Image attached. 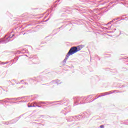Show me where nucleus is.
<instances>
[{
    "label": "nucleus",
    "mask_w": 128,
    "mask_h": 128,
    "mask_svg": "<svg viewBox=\"0 0 128 128\" xmlns=\"http://www.w3.org/2000/svg\"><path fill=\"white\" fill-rule=\"evenodd\" d=\"M36 106H37L38 108H42V106H38V105H36Z\"/></svg>",
    "instance_id": "nucleus-17"
},
{
    "label": "nucleus",
    "mask_w": 128,
    "mask_h": 128,
    "mask_svg": "<svg viewBox=\"0 0 128 128\" xmlns=\"http://www.w3.org/2000/svg\"><path fill=\"white\" fill-rule=\"evenodd\" d=\"M0 64H2V62H0Z\"/></svg>",
    "instance_id": "nucleus-22"
},
{
    "label": "nucleus",
    "mask_w": 128,
    "mask_h": 128,
    "mask_svg": "<svg viewBox=\"0 0 128 128\" xmlns=\"http://www.w3.org/2000/svg\"><path fill=\"white\" fill-rule=\"evenodd\" d=\"M112 94V92L111 91L108 92H106L101 94H102L101 96H108V94Z\"/></svg>",
    "instance_id": "nucleus-3"
},
{
    "label": "nucleus",
    "mask_w": 128,
    "mask_h": 128,
    "mask_svg": "<svg viewBox=\"0 0 128 128\" xmlns=\"http://www.w3.org/2000/svg\"><path fill=\"white\" fill-rule=\"evenodd\" d=\"M114 30H116V28H115V29H114Z\"/></svg>",
    "instance_id": "nucleus-23"
},
{
    "label": "nucleus",
    "mask_w": 128,
    "mask_h": 128,
    "mask_svg": "<svg viewBox=\"0 0 128 128\" xmlns=\"http://www.w3.org/2000/svg\"><path fill=\"white\" fill-rule=\"evenodd\" d=\"M52 82H54V84H60V80H54Z\"/></svg>",
    "instance_id": "nucleus-5"
},
{
    "label": "nucleus",
    "mask_w": 128,
    "mask_h": 128,
    "mask_svg": "<svg viewBox=\"0 0 128 128\" xmlns=\"http://www.w3.org/2000/svg\"><path fill=\"white\" fill-rule=\"evenodd\" d=\"M32 47L29 46V50H32Z\"/></svg>",
    "instance_id": "nucleus-19"
},
{
    "label": "nucleus",
    "mask_w": 128,
    "mask_h": 128,
    "mask_svg": "<svg viewBox=\"0 0 128 128\" xmlns=\"http://www.w3.org/2000/svg\"><path fill=\"white\" fill-rule=\"evenodd\" d=\"M34 104H35V106H38V102H34Z\"/></svg>",
    "instance_id": "nucleus-9"
},
{
    "label": "nucleus",
    "mask_w": 128,
    "mask_h": 128,
    "mask_svg": "<svg viewBox=\"0 0 128 128\" xmlns=\"http://www.w3.org/2000/svg\"><path fill=\"white\" fill-rule=\"evenodd\" d=\"M68 58H70V55L66 54L65 58H64V60H63V64H66V61H67L68 60Z\"/></svg>",
    "instance_id": "nucleus-4"
},
{
    "label": "nucleus",
    "mask_w": 128,
    "mask_h": 128,
    "mask_svg": "<svg viewBox=\"0 0 128 128\" xmlns=\"http://www.w3.org/2000/svg\"><path fill=\"white\" fill-rule=\"evenodd\" d=\"M80 46V48H84V45H80V46Z\"/></svg>",
    "instance_id": "nucleus-10"
},
{
    "label": "nucleus",
    "mask_w": 128,
    "mask_h": 128,
    "mask_svg": "<svg viewBox=\"0 0 128 128\" xmlns=\"http://www.w3.org/2000/svg\"><path fill=\"white\" fill-rule=\"evenodd\" d=\"M112 22H114V20H112L111 22H108V24H112Z\"/></svg>",
    "instance_id": "nucleus-8"
},
{
    "label": "nucleus",
    "mask_w": 128,
    "mask_h": 128,
    "mask_svg": "<svg viewBox=\"0 0 128 128\" xmlns=\"http://www.w3.org/2000/svg\"><path fill=\"white\" fill-rule=\"evenodd\" d=\"M76 49L77 52H80V50H82V47L78 46H76Z\"/></svg>",
    "instance_id": "nucleus-6"
},
{
    "label": "nucleus",
    "mask_w": 128,
    "mask_h": 128,
    "mask_svg": "<svg viewBox=\"0 0 128 128\" xmlns=\"http://www.w3.org/2000/svg\"><path fill=\"white\" fill-rule=\"evenodd\" d=\"M22 50H24V49H23Z\"/></svg>",
    "instance_id": "nucleus-26"
},
{
    "label": "nucleus",
    "mask_w": 128,
    "mask_h": 128,
    "mask_svg": "<svg viewBox=\"0 0 128 128\" xmlns=\"http://www.w3.org/2000/svg\"><path fill=\"white\" fill-rule=\"evenodd\" d=\"M8 35H6L5 37L3 38H1L2 40V44H8L9 42H12L10 38H12L13 36H14V34H13L12 36H8L6 37Z\"/></svg>",
    "instance_id": "nucleus-1"
},
{
    "label": "nucleus",
    "mask_w": 128,
    "mask_h": 128,
    "mask_svg": "<svg viewBox=\"0 0 128 128\" xmlns=\"http://www.w3.org/2000/svg\"><path fill=\"white\" fill-rule=\"evenodd\" d=\"M5 64H8V62H5Z\"/></svg>",
    "instance_id": "nucleus-24"
},
{
    "label": "nucleus",
    "mask_w": 128,
    "mask_h": 128,
    "mask_svg": "<svg viewBox=\"0 0 128 128\" xmlns=\"http://www.w3.org/2000/svg\"><path fill=\"white\" fill-rule=\"evenodd\" d=\"M4 124H10V123L9 122H6L5 123H4Z\"/></svg>",
    "instance_id": "nucleus-16"
},
{
    "label": "nucleus",
    "mask_w": 128,
    "mask_h": 128,
    "mask_svg": "<svg viewBox=\"0 0 128 128\" xmlns=\"http://www.w3.org/2000/svg\"><path fill=\"white\" fill-rule=\"evenodd\" d=\"M36 106L34 105V104L32 105V108H36Z\"/></svg>",
    "instance_id": "nucleus-12"
},
{
    "label": "nucleus",
    "mask_w": 128,
    "mask_h": 128,
    "mask_svg": "<svg viewBox=\"0 0 128 128\" xmlns=\"http://www.w3.org/2000/svg\"><path fill=\"white\" fill-rule=\"evenodd\" d=\"M76 52H78V50H76V46H73L70 48L67 54L70 56H72Z\"/></svg>",
    "instance_id": "nucleus-2"
},
{
    "label": "nucleus",
    "mask_w": 128,
    "mask_h": 128,
    "mask_svg": "<svg viewBox=\"0 0 128 128\" xmlns=\"http://www.w3.org/2000/svg\"><path fill=\"white\" fill-rule=\"evenodd\" d=\"M28 108H32V105H28Z\"/></svg>",
    "instance_id": "nucleus-13"
},
{
    "label": "nucleus",
    "mask_w": 128,
    "mask_h": 128,
    "mask_svg": "<svg viewBox=\"0 0 128 128\" xmlns=\"http://www.w3.org/2000/svg\"><path fill=\"white\" fill-rule=\"evenodd\" d=\"M100 128H104V125H102V126H100Z\"/></svg>",
    "instance_id": "nucleus-14"
},
{
    "label": "nucleus",
    "mask_w": 128,
    "mask_h": 128,
    "mask_svg": "<svg viewBox=\"0 0 128 128\" xmlns=\"http://www.w3.org/2000/svg\"><path fill=\"white\" fill-rule=\"evenodd\" d=\"M8 100H16V98H11V99L8 98Z\"/></svg>",
    "instance_id": "nucleus-18"
},
{
    "label": "nucleus",
    "mask_w": 128,
    "mask_h": 128,
    "mask_svg": "<svg viewBox=\"0 0 128 128\" xmlns=\"http://www.w3.org/2000/svg\"><path fill=\"white\" fill-rule=\"evenodd\" d=\"M50 18H49L48 20H45V22H48V20H50Z\"/></svg>",
    "instance_id": "nucleus-20"
},
{
    "label": "nucleus",
    "mask_w": 128,
    "mask_h": 128,
    "mask_svg": "<svg viewBox=\"0 0 128 128\" xmlns=\"http://www.w3.org/2000/svg\"><path fill=\"white\" fill-rule=\"evenodd\" d=\"M38 104H46V102H38Z\"/></svg>",
    "instance_id": "nucleus-7"
},
{
    "label": "nucleus",
    "mask_w": 128,
    "mask_h": 128,
    "mask_svg": "<svg viewBox=\"0 0 128 128\" xmlns=\"http://www.w3.org/2000/svg\"><path fill=\"white\" fill-rule=\"evenodd\" d=\"M102 97V96H99L98 97H97V98H98Z\"/></svg>",
    "instance_id": "nucleus-21"
},
{
    "label": "nucleus",
    "mask_w": 128,
    "mask_h": 128,
    "mask_svg": "<svg viewBox=\"0 0 128 128\" xmlns=\"http://www.w3.org/2000/svg\"><path fill=\"white\" fill-rule=\"evenodd\" d=\"M6 64V63L1 62V64Z\"/></svg>",
    "instance_id": "nucleus-11"
},
{
    "label": "nucleus",
    "mask_w": 128,
    "mask_h": 128,
    "mask_svg": "<svg viewBox=\"0 0 128 128\" xmlns=\"http://www.w3.org/2000/svg\"><path fill=\"white\" fill-rule=\"evenodd\" d=\"M21 82H24V80H22Z\"/></svg>",
    "instance_id": "nucleus-27"
},
{
    "label": "nucleus",
    "mask_w": 128,
    "mask_h": 128,
    "mask_svg": "<svg viewBox=\"0 0 128 128\" xmlns=\"http://www.w3.org/2000/svg\"><path fill=\"white\" fill-rule=\"evenodd\" d=\"M110 28H112V26H110Z\"/></svg>",
    "instance_id": "nucleus-25"
},
{
    "label": "nucleus",
    "mask_w": 128,
    "mask_h": 128,
    "mask_svg": "<svg viewBox=\"0 0 128 128\" xmlns=\"http://www.w3.org/2000/svg\"><path fill=\"white\" fill-rule=\"evenodd\" d=\"M0 44H2V39H0Z\"/></svg>",
    "instance_id": "nucleus-15"
}]
</instances>
